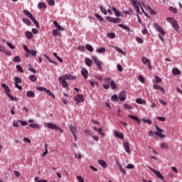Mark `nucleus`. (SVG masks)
Listing matches in <instances>:
<instances>
[{"label": "nucleus", "instance_id": "nucleus-1", "mask_svg": "<svg viewBox=\"0 0 182 182\" xmlns=\"http://www.w3.org/2000/svg\"><path fill=\"white\" fill-rule=\"evenodd\" d=\"M155 129L156 130H157V132H153V131H149V135L151 136V137H153V136H154V134H156V136H158V137H160V139H164V137H166V135L163 134V129H161L160 128V127H159V125H155Z\"/></svg>", "mask_w": 182, "mask_h": 182}, {"label": "nucleus", "instance_id": "nucleus-2", "mask_svg": "<svg viewBox=\"0 0 182 182\" xmlns=\"http://www.w3.org/2000/svg\"><path fill=\"white\" fill-rule=\"evenodd\" d=\"M154 26L156 31H157V32H159V33H160V34L159 35V38H160V41H161V42H162L163 43H165L166 41H164V38H163V36H164L166 35V31H164L162 29L161 26L159 25V24L157 23H155L154 24ZM161 35H162V36H161Z\"/></svg>", "mask_w": 182, "mask_h": 182}, {"label": "nucleus", "instance_id": "nucleus-3", "mask_svg": "<svg viewBox=\"0 0 182 182\" xmlns=\"http://www.w3.org/2000/svg\"><path fill=\"white\" fill-rule=\"evenodd\" d=\"M44 126L48 129H51V130H59L60 133H63V129H62L60 127H58V125L52 122H46Z\"/></svg>", "mask_w": 182, "mask_h": 182}, {"label": "nucleus", "instance_id": "nucleus-4", "mask_svg": "<svg viewBox=\"0 0 182 182\" xmlns=\"http://www.w3.org/2000/svg\"><path fill=\"white\" fill-rule=\"evenodd\" d=\"M168 22H170V23L172 25V28H173V29H175V31H178V29H180V27L178 26V23L177 22V21H176V19H174L172 17H168L167 19Z\"/></svg>", "mask_w": 182, "mask_h": 182}, {"label": "nucleus", "instance_id": "nucleus-5", "mask_svg": "<svg viewBox=\"0 0 182 182\" xmlns=\"http://www.w3.org/2000/svg\"><path fill=\"white\" fill-rule=\"evenodd\" d=\"M148 168L151 170V171H153L154 174H156L157 178H159V180H161V181L166 182V178L163 175H161V173H160L159 171L155 170L154 168H151V166H148Z\"/></svg>", "mask_w": 182, "mask_h": 182}, {"label": "nucleus", "instance_id": "nucleus-6", "mask_svg": "<svg viewBox=\"0 0 182 182\" xmlns=\"http://www.w3.org/2000/svg\"><path fill=\"white\" fill-rule=\"evenodd\" d=\"M92 59L93 62L95 63L98 70H102L103 68L102 67V62L99 60V58H97V57L96 56H92Z\"/></svg>", "mask_w": 182, "mask_h": 182}, {"label": "nucleus", "instance_id": "nucleus-7", "mask_svg": "<svg viewBox=\"0 0 182 182\" xmlns=\"http://www.w3.org/2000/svg\"><path fill=\"white\" fill-rule=\"evenodd\" d=\"M106 19L108 22H111L112 23H119L122 22V19H120L119 18L107 16Z\"/></svg>", "mask_w": 182, "mask_h": 182}, {"label": "nucleus", "instance_id": "nucleus-8", "mask_svg": "<svg viewBox=\"0 0 182 182\" xmlns=\"http://www.w3.org/2000/svg\"><path fill=\"white\" fill-rule=\"evenodd\" d=\"M61 77H63L65 80H76V75H73L70 74L63 75Z\"/></svg>", "mask_w": 182, "mask_h": 182}, {"label": "nucleus", "instance_id": "nucleus-9", "mask_svg": "<svg viewBox=\"0 0 182 182\" xmlns=\"http://www.w3.org/2000/svg\"><path fill=\"white\" fill-rule=\"evenodd\" d=\"M123 146L125 151L128 154H130L132 153V151L130 150V144L129 141H124L123 142Z\"/></svg>", "mask_w": 182, "mask_h": 182}, {"label": "nucleus", "instance_id": "nucleus-10", "mask_svg": "<svg viewBox=\"0 0 182 182\" xmlns=\"http://www.w3.org/2000/svg\"><path fill=\"white\" fill-rule=\"evenodd\" d=\"M114 135L115 137H117L118 139H121V140H124V135L123 134V132H120L117 130H114Z\"/></svg>", "mask_w": 182, "mask_h": 182}, {"label": "nucleus", "instance_id": "nucleus-11", "mask_svg": "<svg viewBox=\"0 0 182 182\" xmlns=\"http://www.w3.org/2000/svg\"><path fill=\"white\" fill-rule=\"evenodd\" d=\"M75 100L77 103H83V102H85V98L83 97V95L78 94L75 96Z\"/></svg>", "mask_w": 182, "mask_h": 182}, {"label": "nucleus", "instance_id": "nucleus-12", "mask_svg": "<svg viewBox=\"0 0 182 182\" xmlns=\"http://www.w3.org/2000/svg\"><path fill=\"white\" fill-rule=\"evenodd\" d=\"M142 63L144 65H147L149 69L151 70V63H150V60H149V58L146 57L142 58Z\"/></svg>", "mask_w": 182, "mask_h": 182}, {"label": "nucleus", "instance_id": "nucleus-13", "mask_svg": "<svg viewBox=\"0 0 182 182\" xmlns=\"http://www.w3.org/2000/svg\"><path fill=\"white\" fill-rule=\"evenodd\" d=\"M0 52H3L5 55H7L8 56H11L12 55V53L11 51L6 50L4 46L0 45Z\"/></svg>", "mask_w": 182, "mask_h": 182}, {"label": "nucleus", "instance_id": "nucleus-14", "mask_svg": "<svg viewBox=\"0 0 182 182\" xmlns=\"http://www.w3.org/2000/svg\"><path fill=\"white\" fill-rule=\"evenodd\" d=\"M59 82L62 85L63 87H68L69 84L66 82V80L63 77H59Z\"/></svg>", "mask_w": 182, "mask_h": 182}, {"label": "nucleus", "instance_id": "nucleus-15", "mask_svg": "<svg viewBox=\"0 0 182 182\" xmlns=\"http://www.w3.org/2000/svg\"><path fill=\"white\" fill-rule=\"evenodd\" d=\"M1 87L4 89L5 93L7 96H9V95H11V89L9 88V87H8V85H6V84H1Z\"/></svg>", "mask_w": 182, "mask_h": 182}, {"label": "nucleus", "instance_id": "nucleus-16", "mask_svg": "<svg viewBox=\"0 0 182 182\" xmlns=\"http://www.w3.org/2000/svg\"><path fill=\"white\" fill-rule=\"evenodd\" d=\"M126 91H122L119 94V100H121V102H124V100H126Z\"/></svg>", "mask_w": 182, "mask_h": 182}, {"label": "nucleus", "instance_id": "nucleus-17", "mask_svg": "<svg viewBox=\"0 0 182 182\" xmlns=\"http://www.w3.org/2000/svg\"><path fill=\"white\" fill-rule=\"evenodd\" d=\"M81 74H82V76H83V77H85V79H87L89 76V72L87 71V70H86L85 68H82Z\"/></svg>", "mask_w": 182, "mask_h": 182}, {"label": "nucleus", "instance_id": "nucleus-18", "mask_svg": "<svg viewBox=\"0 0 182 182\" xmlns=\"http://www.w3.org/2000/svg\"><path fill=\"white\" fill-rule=\"evenodd\" d=\"M98 164L101 166L103 168H107V164L104 160H98Z\"/></svg>", "mask_w": 182, "mask_h": 182}, {"label": "nucleus", "instance_id": "nucleus-19", "mask_svg": "<svg viewBox=\"0 0 182 182\" xmlns=\"http://www.w3.org/2000/svg\"><path fill=\"white\" fill-rule=\"evenodd\" d=\"M109 8H111V9L113 11V12H114L115 14V16H117V18H119L121 15V13L119 11H118L117 9H115L114 6H109Z\"/></svg>", "mask_w": 182, "mask_h": 182}, {"label": "nucleus", "instance_id": "nucleus-20", "mask_svg": "<svg viewBox=\"0 0 182 182\" xmlns=\"http://www.w3.org/2000/svg\"><path fill=\"white\" fill-rule=\"evenodd\" d=\"M53 25H54V26H55V28H58V31H64L63 27H62V26H60V25L59 24V23H58V21H53Z\"/></svg>", "mask_w": 182, "mask_h": 182}, {"label": "nucleus", "instance_id": "nucleus-21", "mask_svg": "<svg viewBox=\"0 0 182 182\" xmlns=\"http://www.w3.org/2000/svg\"><path fill=\"white\" fill-rule=\"evenodd\" d=\"M29 127H31V129H37L38 130H41V125L37 123L30 124Z\"/></svg>", "mask_w": 182, "mask_h": 182}, {"label": "nucleus", "instance_id": "nucleus-22", "mask_svg": "<svg viewBox=\"0 0 182 182\" xmlns=\"http://www.w3.org/2000/svg\"><path fill=\"white\" fill-rule=\"evenodd\" d=\"M118 26L119 28H122V29H124L127 32H132V29H130L127 26H124V24H119Z\"/></svg>", "mask_w": 182, "mask_h": 182}, {"label": "nucleus", "instance_id": "nucleus-23", "mask_svg": "<svg viewBox=\"0 0 182 182\" xmlns=\"http://www.w3.org/2000/svg\"><path fill=\"white\" fill-rule=\"evenodd\" d=\"M172 73H173V75H174L176 76L177 75H181V71H180V70H178V68H174L172 70Z\"/></svg>", "mask_w": 182, "mask_h": 182}, {"label": "nucleus", "instance_id": "nucleus-24", "mask_svg": "<svg viewBox=\"0 0 182 182\" xmlns=\"http://www.w3.org/2000/svg\"><path fill=\"white\" fill-rule=\"evenodd\" d=\"M69 129L73 134H76V132L77 131L76 127H74L73 125H70L69 127Z\"/></svg>", "mask_w": 182, "mask_h": 182}, {"label": "nucleus", "instance_id": "nucleus-25", "mask_svg": "<svg viewBox=\"0 0 182 182\" xmlns=\"http://www.w3.org/2000/svg\"><path fill=\"white\" fill-rule=\"evenodd\" d=\"M128 117H130V119H132V120H135V122H137V123H140V119H139V117L134 116V115H131L129 114Z\"/></svg>", "mask_w": 182, "mask_h": 182}, {"label": "nucleus", "instance_id": "nucleus-26", "mask_svg": "<svg viewBox=\"0 0 182 182\" xmlns=\"http://www.w3.org/2000/svg\"><path fill=\"white\" fill-rule=\"evenodd\" d=\"M25 35L27 39H32V38H33V34H32V32L26 31Z\"/></svg>", "mask_w": 182, "mask_h": 182}, {"label": "nucleus", "instance_id": "nucleus-27", "mask_svg": "<svg viewBox=\"0 0 182 182\" xmlns=\"http://www.w3.org/2000/svg\"><path fill=\"white\" fill-rule=\"evenodd\" d=\"M136 103H138V105H145L146 104V101H144V100L141 99V98H137L135 100Z\"/></svg>", "mask_w": 182, "mask_h": 182}, {"label": "nucleus", "instance_id": "nucleus-28", "mask_svg": "<svg viewBox=\"0 0 182 182\" xmlns=\"http://www.w3.org/2000/svg\"><path fill=\"white\" fill-rule=\"evenodd\" d=\"M30 19L36 25V27L38 28V29H39V23H38V21H36V18H35V17H33V16Z\"/></svg>", "mask_w": 182, "mask_h": 182}, {"label": "nucleus", "instance_id": "nucleus-29", "mask_svg": "<svg viewBox=\"0 0 182 182\" xmlns=\"http://www.w3.org/2000/svg\"><path fill=\"white\" fill-rule=\"evenodd\" d=\"M43 56H44V58H46V59H47V60H48L50 63H54L55 65H58V64L56 63V62L53 61V60H52V58H50L49 56H48V55L44 54Z\"/></svg>", "mask_w": 182, "mask_h": 182}, {"label": "nucleus", "instance_id": "nucleus-30", "mask_svg": "<svg viewBox=\"0 0 182 182\" xmlns=\"http://www.w3.org/2000/svg\"><path fill=\"white\" fill-rule=\"evenodd\" d=\"M23 50H25V52H26L27 53L26 54V58H29V55L28 54L31 50H29V48H28V46H26V45H23Z\"/></svg>", "mask_w": 182, "mask_h": 182}, {"label": "nucleus", "instance_id": "nucleus-31", "mask_svg": "<svg viewBox=\"0 0 182 182\" xmlns=\"http://www.w3.org/2000/svg\"><path fill=\"white\" fill-rule=\"evenodd\" d=\"M96 52H97V53H105L106 48L105 47H100L96 50Z\"/></svg>", "mask_w": 182, "mask_h": 182}, {"label": "nucleus", "instance_id": "nucleus-32", "mask_svg": "<svg viewBox=\"0 0 182 182\" xmlns=\"http://www.w3.org/2000/svg\"><path fill=\"white\" fill-rule=\"evenodd\" d=\"M23 14H24V15H26V16H28V18H29V19H31V18H32L33 16V15L32 14H31V12H29V11H28V10H24Z\"/></svg>", "mask_w": 182, "mask_h": 182}, {"label": "nucleus", "instance_id": "nucleus-33", "mask_svg": "<svg viewBox=\"0 0 182 182\" xmlns=\"http://www.w3.org/2000/svg\"><path fill=\"white\" fill-rule=\"evenodd\" d=\"M154 83H160L161 82V78L159 76H155L154 79L153 80Z\"/></svg>", "mask_w": 182, "mask_h": 182}, {"label": "nucleus", "instance_id": "nucleus-34", "mask_svg": "<svg viewBox=\"0 0 182 182\" xmlns=\"http://www.w3.org/2000/svg\"><path fill=\"white\" fill-rule=\"evenodd\" d=\"M27 97H35V92L33 91H28L26 93Z\"/></svg>", "mask_w": 182, "mask_h": 182}, {"label": "nucleus", "instance_id": "nucleus-35", "mask_svg": "<svg viewBox=\"0 0 182 182\" xmlns=\"http://www.w3.org/2000/svg\"><path fill=\"white\" fill-rule=\"evenodd\" d=\"M90 83L91 86H94L95 85V86L99 87V83H97V82L95 81L94 79L90 80Z\"/></svg>", "mask_w": 182, "mask_h": 182}, {"label": "nucleus", "instance_id": "nucleus-36", "mask_svg": "<svg viewBox=\"0 0 182 182\" xmlns=\"http://www.w3.org/2000/svg\"><path fill=\"white\" fill-rule=\"evenodd\" d=\"M107 36L110 39H114L116 38V34L114 33H108Z\"/></svg>", "mask_w": 182, "mask_h": 182}, {"label": "nucleus", "instance_id": "nucleus-37", "mask_svg": "<svg viewBox=\"0 0 182 182\" xmlns=\"http://www.w3.org/2000/svg\"><path fill=\"white\" fill-rule=\"evenodd\" d=\"M92 60H90V58H86L85 59V64L87 65V66H88L89 68H90V66H92Z\"/></svg>", "mask_w": 182, "mask_h": 182}, {"label": "nucleus", "instance_id": "nucleus-38", "mask_svg": "<svg viewBox=\"0 0 182 182\" xmlns=\"http://www.w3.org/2000/svg\"><path fill=\"white\" fill-rule=\"evenodd\" d=\"M46 93H47V95L48 96H50L51 97H53V99H55V94H53L52 92H50V90H48L46 91Z\"/></svg>", "mask_w": 182, "mask_h": 182}, {"label": "nucleus", "instance_id": "nucleus-39", "mask_svg": "<svg viewBox=\"0 0 182 182\" xmlns=\"http://www.w3.org/2000/svg\"><path fill=\"white\" fill-rule=\"evenodd\" d=\"M28 79L31 82H36V80H38V78H36V76H35L33 75H29Z\"/></svg>", "mask_w": 182, "mask_h": 182}, {"label": "nucleus", "instance_id": "nucleus-40", "mask_svg": "<svg viewBox=\"0 0 182 182\" xmlns=\"http://www.w3.org/2000/svg\"><path fill=\"white\" fill-rule=\"evenodd\" d=\"M111 87L113 90H114L115 89H117V85H116V82L114 80L111 81Z\"/></svg>", "mask_w": 182, "mask_h": 182}, {"label": "nucleus", "instance_id": "nucleus-41", "mask_svg": "<svg viewBox=\"0 0 182 182\" xmlns=\"http://www.w3.org/2000/svg\"><path fill=\"white\" fill-rule=\"evenodd\" d=\"M16 69L17 72H20V73H23V69H22V66H21L20 65H17L16 66Z\"/></svg>", "mask_w": 182, "mask_h": 182}, {"label": "nucleus", "instance_id": "nucleus-42", "mask_svg": "<svg viewBox=\"0 0 182 182\" xmlns=\"http://www.w3.org/2000/svg\"><path fill=\"white\" fill-rule=\"evenodd\" d=\"M38 6L39 9H46V4H45V3H39L38 4Z\"/></svg>", "mask_w": 182, "mask_h": 182}, {"label": "nucleus", "instance_id": "nucleus-43", "mask_svg": "<svg viewBox=\"0 0 182 182\" xmlns=\"http://www.w3.org/2000/svg\"><path fill=\"white\" fill-rule=\"evenodd\" d=\"M97 133H99L101 136H106V132L102 129V128H98V130L97 131Z\"/></svg>", "mask_w": 182, "mask_h": 182}, {"label": "nucleus", "instance_id": "nucleus-44", "mask_svg": "<svg viewBox=\"0 0 182 182\" xmlns=\"http://www.w3.org/2000/svg\"><path fill=\"white\" fill-rule=\"evenodd\" d=\"M8 97H9L10 100L12 102H18V98L16 97L12 96V95H9Z\"/></svg>", "mask_w": 182, "mask_h": 182}, {"label": "nucleus", "instance_id": "nucleus-45", "mask_svg": "<svg viewBox=\"0 0 182 182\" xmlns=\"http://www.w3.org/2000/svg\"><path fill=\"white\" fill-rule=\"evenodd\" d=\"M169 11L172 12V14H177V9L174 8L173 6H169Z\"/></svg>", "mask_w": 182, "mask_h": 182}, {"label": "nucleus", "instance_id": "nucleus-46", "mask_svg": "<svg viewBox=\"0 0 182 182\" xmlns=\"http://www.w3.org/2000/svg\"><path fill=\"white\" fill-rule=\"evenodd\" d=\"M85 48L87 50H89V52H93V47L91 45L87 44Z\"/></svg>", "mask_w": 182, "mask_h": 182}, {"label": "nucleus", "instance_id": "nucleus-47", "mask_svg": "<svg viewBox=\"0 0 182 182\" xmlns=\"http://www.w3.org/2000/svg\"><path fill=\"white\" fill-rule=\"evenodd\" d=\"M36 90H38V92H46V90H48L47 88L43 87H37Z\"/></svg>", "mask_w": 182, "mask_h": 182}, {"label": "nucleus", "instance_id": "nucleus-48", "mask_svg": "<svg viewBox=\"0 0 182 182\" xmlns=\"http://www.w3.org/2000/svg\"><path fill=\"white\" fill-rule=\"evenodd\" d=\"M115 50H117V52H119V53H122V55H124V51H123V50H122L120 48L117 47V46H114V47Z\"/></svg>", "mask_w": 182, "mask_h": 182}, {"label": "nucleus", "instance_id": "nucleus-49", "mask_svg": "<svg viewBox=\"0 0 182 182\" xmlns=\"http://www.w3.org/2000/svg\"><path fill=\"white\" fill-rule=\"evenodd\" d=\"M13 62H17L18 63H21V57H19L18 55L14 57L13 58Z\"/></svg>", "mask_w": 182, "mask_h": 182}, {"label": "nucleus", "instance_id": "nucleus-50", "mask_svg": "<svg viewBox=\"0 0 182 182\" xmlns=\"http://www.w3.org/2000/svg\"><path fill=\"white\" fill-rule=\"evenodd\" d=\"M14 82H15V84L22 83V80L19 78V77H16L14 78Z\"/></svg>", "mask_w": 182, "mask_h": 182}, {"label": "nucleus", "instance_id": "nucleus-51", "mask_svg": "<svg viewBox=\"0 0 182 182\" xmlns=\"http://www.w3.org/2000/svg\"><path fill=\"white\" fill-rule=\"evenodd\" d=\"M112 99L114 102H119V96H117V95H112Z\"/></svg>", "mask_w": 182, "mask_h": 182}, {"label": "nucleus", "instance_id": "nucleus-52", "mask_svg": "<svg viewBox=\"0 0 182 182\" xmlns=\"http://www.w3.org/2000/svg\"><path fill=\"white\" fill-rule=\"evenodd\" d=\"M161 149H168V144H167L166 142H161Z\"/></svg>", "mask_w": 182, "mask_h": 182}, {"label": "nucleus", "instance_id": "nucleus-53", "mask_svg": "<svg viewBox=\"0 0 182 182\" xmlns=\"http://www.w3.org/2000/svg\"><path fill=\"white\" fill-rule=\"evenodd\" d=\"M142 121L144 122V123H147L148 124H151V123H153V121H151V119H143Z\"/></svg>", "mask_w": 182, "mask_h": 182}, {"label": "nucleus", "instance_id": "nucleus-54", "mask_svg": "<svg viewBox=\"0 0 182 182\" xmlns=\"http://www.w3.org/2000/svg\"><path fill=\"white\" fill-rule=\"evenodd\" d=\"M138 80H139V82H141V83H145V82H146V80L143 77L142 75L138 76Z\"/></svg>", "mask_w": 182, "mask_h": 182}, {"label": "nucleus", "instance_id": "nucleus-55", "mask_svg": "<svg viewBox=\"0 0 182 182\" xmlns=\"http://www.w3.org/2000/svg\"><path fill=\"white\" fill-rule=\"evenodd\" d=\"M95 18H97V19H98V21H100V22H103V21H105V19H103L100 15H99L98 14H95Z\"/></svg>", "mask_w": 182, "mask_h": 182}, {"label": "nucleus", "instance_id": "nucleus-56", "mask_svg": "<svg viewBox=\"0 0 182 182\" xmlns=\"http://www.w3.org/2000/svg\"><path fill=\"white\" fill-rule=\"evenodd\" d=\"M77 50H80V52H85L86 50V48L83 46H80L77 47Z\"/></svg>", "mask_w": 182, "mask_h": 182}, {"label": "nucleus", "instance_id": "nucleus-57", "mask_svg": "<svg viewBox=\"0 0 182 182\" xmlns=\"http://www.w3.org/2000/svg\"><path fill=\"white\" fill-rule=\"evenodd\" d=\"M34 180L35 182H48L46 179H39V177H36Z\"/></svg>", "mask_w": 182, "mask_h": 182}, {"label": "nucleus", "instance_id": "nucleus-58", "mask_svg": "<svg viewBox=\"0 0 182 182\" xmlns=\"http://www.w3.org/2000/svg\"><path fill=\"white\" fill-rule=\"evenodd\" d=\"M23 22L26 23V25H31V21L26 18H23Z\"/></svg>", "mask_w": 182, "mask_h": 182}, {"label": "nucleus", "instance_id": "nucleus-59", "mask_svg": "<svg viewBox=\"0 0 182 182\" xmlns=\"http://www.w3.org/2000/svg\"><path fill=\"white\" fill-rule=\"evenodd\" d=\"M18 122L21 123V126H28V122L22 121L21 119H18Z\"/></svg>", "mask_w": 182, "mask_h": 182}, {"label": "nucleus", "instance_id": "nucleus-60", "mask_svg": "<svg viewBox=\"0 0 182 182\" xmlns=\"http://www.w3.org/2000/svg\"><path fill=\"white\" fill-rule=\"evenodd\" d=\"M28 53H30L31 56H36L37 52L34 50H30V51H28Z\"/></svg>", "mask_w": 182, "mask_h": 182}, {"label": "nucleus", "instance_id": "nucleus-61", "mask_svg": "<svg viewBox=\"0 0 182 182\" xmlns=\"http://www.w3.org/2000/svg\"><path fill=\"white\" fill-rule=\"evenodd\" d=\"M60 32H59V31H58L57 29H54L53 31V36H58V35H60Z\"/></svg>", "mask_w": 182, "mask_h": 182}, {"label": "nucleus", "instance_id": "nucleus-62", "mask_svg": "<svg viewBox=\"0 0 182 182\" xmlns=\"http://www.w3.org/2000/svg\"><path fill=\"white\" fill-rule=\"evenodd\" d=\"M100 9L101 12L104 14V15H107V11H106L105 9L103 8V6H100Z\"/></svg>", "mask_w": 182, "mask_h": 182}, {"label": "nucleus", "instance_id": "nucleus-63", "mask_svg": "<svg viewBox=\"0 0 182 182\" xmlns=\"http://www.w3.org/2000/svg\"><path fill=\"white\" fill-rule=\"evenodd\" d=\"M7 46L10 48V49H15V46H14V44H12L11 42H6Z\"/></svg>", "mask_w": 182, "mask_h": 182}, {"label": "nucleus", "instance_id": "nucleus-64", "mask_svg": "<svg viewBox=\"0 0 182 182\" xmlns=\"http://www.w3.org/2000/svg\"><path fill=\"white\" fill-rule=\"evenodd\" d=\"M48 5L53 6L55 5V0H47Z\"/></svg>", "mask_w": 182, "mask_h": 182}]
</instances>
